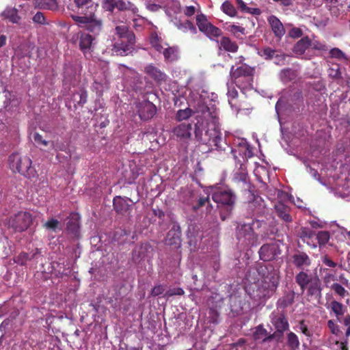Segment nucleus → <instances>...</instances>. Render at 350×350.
Listing matches in <instances>:
<instances>
[{
  "mask_svg": "<svg viewBox=\"0 0 350 350\" xmlns=\"http://www.w3.org/2000/svg\"><path fill=\"white\" fill-rule=\"evenodd\" d=\"M258 54L265 59H271L275 57V63L277 64H283L285 59L284 55L276 54V51L271 48H265L258 51Z\"/></svg>",
  "mask_w": 350,
  "mask_h": 350,
  "instance_id": "19",
  "label": "nucleus"
},
{
  "mask_svg": "<svg viewBox=\"0 0 350 350\" xmlns=\"http://www.w3.org/2000/svg\"><path fill=\"white\" fill-rule=\"evenodd\" d=\"M79 215L77 213L71 214V217L68 223V230L76 234L79 228Z\"/></svg>",
  "mask_w": 350,
  "mask_h": 350,
  "instance_id": "33",
  "label": "nucleus"
},
{
  "mask_svg": "<svg viewBox=\"0 0 350 350\" xmlns=\"http://www.w3.org/2000/svg\"><path fill=\"white\" fill-rule=\"evenodd\" d=\"M267 224L262 221L255 220L252 224H243L237 227V239L243 245H254L258 243L259 237H263L262 230Z\"/></svg>",
  "mask_w": 350,
  "mask_h": 350,
  "instance_id": "2",
  "label": "nucleus"
},
{
  "mask_svg": "<svg viewBox=\"0 0 350 350\" xmlns=\"http://www.w3.org/2000/svg\"><path fill=\"white\" fill-rule=\"evenodd\" d=\"M131 200L129 198H122L120 196H116L113 199V206L116 211L120 213H126L131 205Z\"/></svg>",
  "mask_w": 350,
  "mask_h": 350,
  "instance_id": "21",
  "label": "nucleus"
},
{
  "mask_svg": "<svg viewBox=\"0 0 350 350\" xmlns=\"http://www.w3.org/2000/svg\"><path fill=\"white\" fill-rule=\"evenodd\" d=\"M327 325L333 334L336 336H338L339 334L340 329L338 326L332 320L328 321Z\"/></svg>",
  "mask_w": 350,
  "mask_h": 350,
  "instance_id": "50",
  "label": "nucleus"
},
{
  "mask_svg": "<svg viewBox=\"0 0 350 350\" xmlns=\"http://www.w3.org/2000/svg\"><path fill=\"white\" fill-rule=\"evenodd\" d=\"M74 2L78 8V12L81 10V13H83L84 10H90V13H84L83 16L72 15V18L77 25L94 35L99 34L102 29V21L92 13L94 7L92 3V0H74Z\"/></svg>",
  "mask_w": 350,
  "mask_h": 350,
  "instance_id": "1",
  "label": "nucleus"
},
{
  "mask_svg": "<svg viewBox=\"0 0 350 350\" xmlns=\"http://www.w3.org/2000/svg\"><path fill=\"white\" fill-rule=\"evenodd\" d=\"M245 13H249L253 15H260L261 14V11L260 9L256 8H247Z\"/></svg>",
  "mask_w": 350,
  "mask_h": 350,
  "instance_id": "60",
  "label": "nucleus"
},
{
  "mask_svg": "<svg viewBox=\"0 0 350 350\" xmlns=\"http://www.w3.org/2000/svg\"><path fill=\"white\" fill-rule=\"evenodd\" d=\"M263 282L265 286L271 290L275 289L279 283V274L277 270L273 269L267 275L263 273Z\"/></svg>",
  "mask_w": 350,
  "mask_h": 350,
  "instance_id": "17",
  "label": "nucleus"
},
{
  "mask_svg": "<svg viewBox=\"0 0 350 350\" xmlns=\"http://www.w3.org/2000/svg\"><path fill=\"white\" fill-rule=\"evenodd\" d=\"M2 15L13 23H18L21 17L18 14V10L14 8H7L2 13Z\"/></svg>",
  "mask_w": 350,
  "mask_h": 350,
  "instance_id": "30",
  "label": "nucleus"
},
{
  "mask_svg": "<svg viewBox=\"0 0 350 350\" xmlns=\"http://www.w3.org/2000/svg\"><path fill=\"white\" fill-rule=\"evenodd\" d=\"M238 7L241 9L243 12H246L248 6L243 0H237Z\"/></svg>",
  "mask_w": 350,
  "mask_h": 350,
  "instance_id": "58",
  "label": "nucleus"
},
{
  "mask_svg": "<svg viewBox=\"0 0 350 350\" xmlns=\"http://www.w3.org/2000/svg\"><path fill=\"white\" fill-rule=\"evenodd\" d=\"M33 21L38 24H44L45 17L42 12H38L33 17Z\"/></svg>",
  "mask_w": 350,
  "mask_h": 350,
  "instance_id": "51",
  "label": "nucleus"
},
{
  "mask_svg": "<svg viewBox=\"0 0 350 350\" xmlns=\"http://www.w3.org/2000/svg\"><path fill=\"white\" fill-rule=\"evenodd\" d=\"M293 262L297 267L304 269L310 265V260L306 254L300 252L293 255Z\"/></svg>",
  "mask_w": 350,
  "mask_h": 350,
  "instance_id": "23",
  "label": "nucleus"
},
{
  "mask_svg": "<svg viewBox=\"0 0 350 350\" xmlns=\"http://www.w3.org/2000/svg\"><path fill=\"white\" fill-rule=\"evenodd\" d=\"M219 48H223L226 51L234 53L237 51L238 46L228 38L223 37L219 42Z\"/></svg>",
  "mask_w": 350,
  "mask_h": 350,
  "instance_id": "29",
  "label": "nucleus"
},
{
  "mask_svg": "<svg viewBox=\"0 0 350 350\" xmlns=\"http://www.w3.org/2000/svg\"><path fill=\"white\" fill-rule=\"evenodd\" d=\"M33 257V255H31V256H29V255L26 253H22L19 256V258L21 259V263L24 264L25 260H30Z\"/></svg>",
  "mask_w": 350,
  "mask_h": 350,
  "instance_id": "61",
  "label": "nucleus"
},
{
  "mask_svg": "<svg viewBox=\"0 0 350 350\" xmlns=\"http://www.w3.org/2000/svg\"><path fill=\"white\" fill-rule=\"evenodd\" d=\"M9 164L13 172H17L26 177H35L37 174L36 170L32 166L31 159L26 155L12 154L9 158Z\"/></svg>",
  "mask_w": 350,
  "mask_h": 350,
  "instance_id": "6",
  "label": "nucleus"
},
{
  "mask_svg": "<svg viewBox=\"0 0 350 350\" xmlns=\"http://www.w3.org/2000/svg\"><path fill=\"white\" fill-rule=\"evenodd\" d=\"M164 292H165L164 286L163 285L159 284V285L155 286L152 288V290L151 291V295L152 296H158L159 295L164 293Z\"/></svg>",
  "mask_w": 350,
  "mask_h": 350,
  "instance_id": "52",
  "label": "nucleus"
},
{
  "mask_svg": "<svg viewBox=\"0 0 350 350\" xmlns=\"http://www.w3.org/2000/svg\"><path fill=\"white\" fill-rule=\"evenodd\" d=\"M293 76H294V72L291 69H286V70H282V72H281V75H280L281 79L284 81H286L288 79H291Z\"/></svg>",
  "mask_w": 350,
  "mask_h": 350,
  "instance_id": "49",
  "label": "nucleus"
},
{
  "mask_svg": "<svg viewBox=\"0 0 350 350\" xmlns=\"http://www.w3.org/2000/svg\"><path fill=\"white\" fill-rule=\"evenodd\" d=\"M238 95V92L237 90H235L234 88L228 87V103L232 108V110L234 111V112L238 113L241 110H242V108L240 106H237V102L235 98H237Z\"/></svg>",
  "mask_w": 350,
  "mask_h": 350,
  "instance_id": "28",
  "label": "nucleus"
},
{
  "mask_svg": "<svg viewBox=\"0 0 350 350\" xmlns=\"http://www.w3.org/2000/svg\"><path fill=\"white\" fill-rule=\"evenodd\" d=\"M210 192L212 199L217 204L232 206L235 202V196L232 191L226 187H211Z\"/></svg>",
  "mask_w": 350,
  "mask_h": 350,
  "instance_id": "9",
  "label": "nucleus"
},
{
  "mask_svg": "<svg viewBox=\"0 0 350 350\" xmlns=\"http://www.w3.org/2000/svg\"><path fill=\"white\" fill-rule=\"evenodd\" d=\"M31 221L32 217L29 213L19 212L9 220L8 226L15 231L22 232L29 228Z\"/></svg>",
  "mask_w": 350,
  "mask_h": 350,
  "instance_id": "10",
  "label": "nucleus"
},
{
  "mask_svg": "<svg viewBox=\"0 0 350 350\" xmlns=\"http://www.w3.org/2000/svg\"><path fill=\"white\" fill-rule=\"evenodd\" d=\"M329 53L332 57L336 58L339 60H347L345 54L338 48L331 49Z\"/></svg>",
  "mask_w": 350,
  "mask_h": 350,
  "instance_id": "45",
  "label": "nucleus"
},
{
  "mask_svg": "<svg viewBox=\"0 0 350 350\" xmlns=\"http://www.w3.org/2000/svg\"><path fill=\"white\" fill-rule=\"evenodd\" d=\"M195 133L198 139L202 144L219 147L221 139V132L215 120L206 122V126H204L203 124H196Z\"/></svg>",
  "mask_w": 350,
  "mask_h": 350,
  "instance_id": "4",
  "label": "nucleus"
},
{
  "mask_svg": "<svg viewBox=\"0 0 350 350\" xmlns=\"http://www.w3.org/2000/svg\"><path fill=\"white\" fill-rule=\"evenodd\" d=\"M287 341L288 345L293 349H295L298 348L299 346V341L298 337L293 332H290L289 334H288Z\"/></svg>",
  "mask_w": 350,
  "mask_h": 350,
  "instance_id": "41",
  "label": "nucleus"
},
{
  "mask_svg": "<svg viewBox=\"0 0 350 350\" xmlns=\"http://www.w3.org/2000/svg\"><path fill=\"white\" fill-rule=\"evenodd\" d=\"M310 46V40L308 38L301 39L294 46V52L297 55L304 54Z\"/></svg>",
  "mask_w": 350,
  "mask_h": 350,
  "instance_id": "32",
  "label": "nucleus"
},
{
  "mask_svg": "<svg viewBox=\"0 0 350 350\" xmlns=\"http://www.w3.org/2000/svg\"><path fill=\"white\" fill-rule=\"evenodd\" d=\"M254 174L260 181H263L266 176H269V171L265 167L258 165L254 170Z\"/></svg>",
  "mask_w": 350,
  "mask_h": 350,
  "instance_id": "40",
  "label": "nucleus"
},
{
  "mask_svg": "<svg viewBox=\"0 0 350 350\" xmlns=\"http://www.w3.org/2000/svg\"><path fill=\"white\" fill-rule=\"evenodd\" d=\"M221 9L223 12L230 17H234L237 13L235 7L228 1L222 3Z\"/></svg>",
  "mask_w": 350,
  "mask_h": 350,
  "instance_id": "34",
  "label": "nucleus"
},
{
  "mask_svg": "<svg viewBox=\"0 0 350 350\" xmlns=\"http://www.w3.org/2000/svg\"><path fill=\"white\" fill-rule=\"evenodd\" d=\"M152 46L158 52L163 53L167 61H174L178 58V51L174 47H170L156 33H152L150 37Z\"/></svg>",
  "mask_w": 350,
  "mask_h": 350,
  "instance_id": "8",
  "label": "nucleus"
},
{
  "mask_svg": "<svg viewBox=\"0 0 350 350\" xmlns=\"http://www.w3.org/2000/svg\"><path fill=\"white\" fill-rule=\"evenodd\" d=\"M184 294V291L180 288H174L172 289H169L167 291L165 294L164 297H169L173 295H182Z\"/></svg>",
  "mask_w": 350,
  "mask_h": 350,
  "instance_id": "47",
  "label": "nucleus"
},
{
  "mask_svg": "<svg viewBox=\"0 0 350 350\" xmlns=\"http://www.w3.org/2000/svg\"><path fill=\"white\" fill-rule=\"evenodd\" d=\"M289 36L293 38H299L301 36V31L298 28H293L289 32Z\"/></svg>",
  "mask_w": 350,
  "mask_h": 350,
  "instance_id": "57",
  "label": "nucleus"
},
{
  "mask_svg": "<svg viewBox=\"0 0 350 350\" xmlns=\"http://www.w3.org/2000/svg\"><path fill=\"white\" fill-rule=\"evenodd\" d=\"M271 29L276 37L281 38L285 33V29L280 21L275 16H270L267 19Z\"/></svg>",
  "mask_w": 350,
  "mask_h": 350,
  "instance_id": "18",
  "label": "nucleus"
},
{
  "mask_svg": "<svg viewBox=\"0 0 350 350\" xmlns=\"http://www.w3.org/2000/svg\"><path fill=\"white\" fill-rule=\"evenodd\" d=\"M276 208H277V210L278 211L279 216L283 220H284L285 221H289L291 220V216L289 215V214L288 213H286V211H280L278 206H276Z\"/></svg>",
  "mask_w": 350,
  "mask_h": 350,
  "instance_id": "55",
  "label": "nucleus"
},
{
  "mask_svg": "<svg viewBox=\"0 0 350 350\" xmlns=\"http://www.w3.org/2000/svg\"><path fill=\"white\" fill-rule=\"evenodd\" d=\"M234 178L237 182L246 183L247 180V172L245 166L242 164L240 165V168L238 172L234 173Z\"/></svg>",
  "mask_w": 350,
  "mask_h": 350,
  "instance_id": "35",
  "label": "nucleus"
},
{
  "mask_svg": "<svg viewBox=\"0 0 350 350\" xmlns=\"http://www.w3.org/2000/svg\"><path fill=\"white\" fill-rule=\"evenodd\" d=\"M300 238L312 247H316L317 245L312 241L314 232L308 228H302L299 231Z\"/></svg>",
  "mask_w": 350,
  "mask_h": 350,
  "instance_id": "27",
  "label": "nucleus"
},
{
  "mask_svg": "<svg viewBox=\"0 0 350 350\" xmlns=\"http://www.w3.org/2000/svg\"><path fill=\"white\" fill-rule=\"evenodd\" d=\"M189 106L193 109L188 107L177 111L176 118L178 121L187 120L194 113H202L205 115L208 111V108L206 106V100L202 98V95L196 96V98H193L190 100Z\"/></svg>",
  "mask_w": 350,
  "mask_h": 350,
  "instance_id": "7",
  "label": "nucleus"
},
{
  "mask_svg": "<svg viewBox=\"0 0 350 350\" xmlns=\"http://www.w3.org/2000/svg\"><path fill=\"white\" fill-rule=\"evenodd\" d=\"M94 38L92 36L81 33L79 36V46L81 51L85 54L90 51L93 45Z\"/></svg>",
  "mask_w": 350,
  "mask_h": 350,
  "instance_id": "24",
  "label": "nucleus"
},
{
  "mask_svg": "<svg viewBox=\"0 0 350 350\" xmlns=\"http://www.w3.org/2000/svg\"><path fill=\"white\" fill-rule=\"evenodd\" d=\"M274 325L280 332H283L288 327L287 320L284 317H279L274 321Z\"/></svg>",
  "mask_w": 350,
  "mask_h": 350,
  "instance_id": "38",
  "label": "nucleus"
},
{
  "mask_svg": "<svg viewBox=\"0 0 350 350\" xmlns=\"http://www.w3.org/2000/svg\"><path fill=\"white\" fill-rule=\"evenodd\" d=\"M317 239L320 245H325L329 240V234L327 231H321L317 234Z\"/></svg>",
  "mask_w": 350,
  "mask_h": 350,
  "instance_id": "43",
  "label": "nucleus"
},
{
  "mask_svg": "<svg viewBox=\"0 0 350 350\" xmlns=\"http://www.w3.org/2000/svg\"><path fill=\"white\" fill-rule=\"evenodd\" d=\"M227 29L236 36H239L245 33V29L243 27L234 24L228 25Z\"/></svg>",
  "mask_w": 350,
  "mask_h": 350,
  "instance_id": "44",
  "label": "nucleus"
},
{
  "mask_svg": "<svg viewBox=\"0 0 350 350\" xmlns=\"http://www.w3.org/2000/svg\"><path fill=\"white\" fill-rule=\"evenodd\" d=\"M147 8L152 12H156L159 10L160 6L154 3H150L147 5Z\"/></svg>",
  "mask_w": 350,
  "mask_h": 350,
  "instance_id": "63",
  "label": "nucleus"
},
{
  "mask_svg": "<svg viewBox=\"0 0 350 350\" xmlns=\"http://www.w3.org/2000/svg\"><path fill=\"white\" fill-rule=\"evenodd\" d=\"M279 254V246L275 242L263 245L259 251L260 258L264 261L272 260Z\"/></svg>",
  "mask_w": 350,
  "mask_h": 350,
  "instance_id": "14",
  "label": "nucleus"
},
{
  "mask_svg": "<svg viewBox=\"0 0 350 350\" xmlns=\"http://www.w3.org/2000/svg\"><path fill=\"white\" fill-rule=\"evenodd\" d=\"M136 107L139 118L142 120H148L152 118L156 113L155 106L149 101H143L137 104Z\"/></svg>",
  "mask_w": 350,
  "mask_h": 350,
  "instance_id": "15",
  "label": "nucleus"
},
{
  "mask_svg": "<svg viewBox=\"0 0 350 350\" xmlns=\"http://www.w3.org/2000/svg\"><path fill=\"white\" fill-rule=\"evenodd\" d=\"M310 46H311L312 48L319 51H326L327 49V47L324 44H322L319 41H314L312 42H310Z\"/></svg>",
  "mask_w": 350,
  "mask_h": 350,
  "instance_id": "53",
  "label": "nucleus"
},
{
  "mask_svg": "<svg viewBox=\"0 0 350 350\" xmlns=\"http://www.w3.org/2000/svg\"><path fill=\"white\" fill-rule=\"evenodd\" d=\"M103 8L108 11L117 8L118 10H129L134 14L138 12V9L134 4L124 0H104Z\"/></svg>",
  "mask_w": 350,
  "mask_h": 350,
  "instance_id": "12",
  "label": "nucleus"
},
{
  "mask_svg": "<svg viewBox=\"0 0 350 350\" xmlns=\"http://www.w3.org/2000/svg\"><path fill=\"white\" fill-rule=\"evenodd\" d=\"M145 72L159 82L165 81L167 78L164 72L152 64H149L145 67Z\"/></svg>",
  "mask_w": 350,
  "mask_h": 350,
  "instance_id": "20",
  "label": "nucleus"
},
{
  "mask_svg": "<svg viewBox=\"0 0 350 350\" xmlns=\"http://www.w3.org/2000/svg\"><path fill=\"white\" fill-rule=\"evenodd\" d=\"M44 226L49 230H55L57 228H58L59 226V221L57 219H51L46 221Z\"/></svg>",
  "mask_w": 350,
  "mask_h": 350,
  "instance_id": "48",
  "label": "nucleus"
},
{
  "mask_svg": "<svg viewBox=\"0 0 350 350\" xmlns=\"http://www.w3.org/2000/svg\"><path fill=\"white\" fill-rule=\"evenodd\" d=\"M316 277H312L304 271H300L295 277L296 282L300 286L302 292H304L307 286L310 284L312 280Z\"/></svg>",
  "mask_w": 350,
  "mask_h": 350,
  "instance_id": "25",
  "label": "nucleus"
},
{
  "mask_svg": "<svg viewBox=\"0 0 350 350\" xmlns=\"http://www.w3.org/2000/svg\"><path fill=\"white\" fill-rule=\"evenodd\" d=\"M234 148L232 150L234 158H237L238 154L243 159L252 157L253 155L252 150L244 138H237L234 140Z\"/></svg>",
  "mask_w": 350,
  "mask_h": 350,
  "instance_id": "13",
  "label": "nucleus"
},
{
  "mask_svg": "<svg viewBox=\"0 0 350 350\" xmlns=\"http://www.w3.org/2000/svg\"><path fill=\"white\" fill-rule=\"evenodd\" d=\"M166 243L168 245H180V236L179 233L174 230H170L167 236Z\"/></svg>",
  "mask_w": 350,
  "mask_h": 350,
  "instance_id": "36",
  "label": "nucleus"
},
{
  "mask_svg": "<svg viewBox=\"0 0 350 350\" xmlns=\"http://www.w3.org/2000/svg\"><path fill=\"white\" fill-rule=\"evenodd\" d=\"M93 88L99 93L102 92L103 90V84L98 83L97 81H95V83L93 85Z\"/></svg>",
  "mask_w": 350,
  "mask_h": 350,
  "instance_id": "62",
  "label": "nucleus"
},
{
  "mask_svg": "<svg viewBox=\"0 0 350 350\" xmlns=\"http://www.w3.org/2000/svg\"><path fill=\"white\" fill-rule=\"evenodd\" d=\"M332 310L335 313L337 317L343 315L345 311V308L343 305L338 301H333L331 302Z\"/></svg>",
  "mask_w": 350,
  "mask_h": 350,
  "instance_id": "39",
  "label": "nucleus"
},
{
  "mask_svg": "<svg viewBox=\"0 0 350 350\" xmlns=\"http://www.w3.org/2000/svg\"><path fill=\"white\" fill-rule=\"evenodd\" d=\"M206 204H207V207H206L207 213H210L211 212L212 206H209L208 196L204 198H200L199 205L200 206H205Z\"/></svg>",
  "mask_w": 350,
  "mask_h": 350,
  "instance_id": "54",
  "label": "nucleus"
},
{
  "mask_svg": "<svg viewBox=\"0 0 350 350\" xmlns=\"http://www.w3.org/2000/svg\"><path fill=\"white\" fill-rule=\"evenodd\" d=\"M323 262L329 267H335L336 266V264L334 261L327 258L323 260Z\"/></svg>",
  "mask_w": 350,
  "mask_h": 350,
  "instance_id": "64",
  "label": "nucleus"
},
{
  "mask_svg": "<svg viewBox=\"0 0 350 350\" xmlns=\"http://www.w3.org/2000/svg\"><path fill=\"white\" fill-rule=\"evenodd\" d=\"M308 295L309 296H314L316 298H320L321 296V284L318 278H315L312 280L310 284L307 286Z\"/></svg>",
  "mask_w": 350,
  "mask_h": 350,
  "instance_id": "26",
  "label": "nucleus"
},
{
  "mask_svg": "<svg viewBox=\"0 0 350 350\" xmlns=\"http://www.w3.org/2000/svg\"><path fill=\"white\" fill-rule=\"evenodd\" d=\"M35 7L40 9L55 10L57 8L55 0H35Z\"/></svg>",
  "mask_w": 350,
  "mask_h": 350,
  "instance_id": "31",
  "label": "nucleus"
},
{
  "mask_svg": "<svg viewBox=\"0 0 350 350\" xmlns=\"http://www.w3.org/2000/svg\"><path fill=\"white\" fill-rule=\"evenodd\" d=\"M133 26L135 27H140L144 23V18L140 17L139 15H137V18H134L133 19Z\"/></svg>",
  "mask_w": 350,
  "mask_h": 350,
  "instance_id": "56",
  "label": "nucleus"
},
{
  "mask_svg": "<svg viewBox=\"0 0 350 350\" xmlns=\"http://www.w3.org/2000/svg\"><path fill=\"white\" fill-rule=\"evenodd\" d=\"M267 331L265 329L263 328L262 325H258L256 328V331L254 333V338L255 340H260L262 339L263 341L272 338V336H269V337H267Z\"/></svg>",
  "mask_w": 350,
  "mask_h": 350,
  "instance_id": "37",
  "label": "nucleus"
},
{
  "mask_svg": "<svg viewBox=\"0 0 350 350\" xmlns=\"http://www.w3.org/2000/svg\"><path fill=\"white\" fill-rule=\"evenodd\" d=\"M196 12V8L193 5L187 6L185 10V14L188 16H192Z\"/></svg>",
  "mask_w": 350,
  "mask_h": 350,
  "instance_id": "59",
  "label": "nucleus"
},
{
  "mask_svg": "<svg viewBox=\"0 0 350 350\" xmlns=\"http://www.w3.org/2000/svg\"><path fill=\"white\" fill-rule=\"evenodd\" d=\"M331 288L335 291L339 296L344 297L347 294V291L343 286L338 283H334L331 286Z\"/></svg>",
  "mask_w": 350,
  "mask_h": 350,
  "instance_id": "46",
  "label": "nucleus"
},
{
  "mask_svg": "<svg viewBox=\"0 0 350 350\" xmlns=\"http://www.w3.org/2000/svg\"><path fill=\"white\" fill-rule=\"evenodd\" d=\"M253 71V68L247 65H242L236 69L234 66L231 68L230 77L244 94L245 91L252 89Z\"/></svg>",
  "mask_w": 350,
  "mask_h": 350,
  "instance_id": "5",
  "label": "nucleus"
},
{
  "mask_svg": "<svg viewBox=\"0 0 350 350\" xmlns=\"http://www.w3.org/2000/svg\"><path fill=\"white\" fill-rule=\"evenodd\" d=\"M196 23L200 31L211 40H214L221 34V31L211 25L204 14L197 16Z\"/></svg>",
  "mask_w": 350,
  "mask_h": 350,
  "instance_id": "11",
  "label": "nucleus"
},
{
  "mask_svg": "<svg viewBox=\"0 0 350 350\" xmlns=\"http://www.w3.org/2000/svg\"><path fill=\"white\" fill-rule=\"evenodd\" d=\"M35 142L41 148H46L48 151H57L56 145L53 141H47L43 139L41 135L35 133L33 135Z\"/></svg>",
  "mask_w": 350,
  "mask_h": 350,
  "instance_id": "22",
  "label": "nucleus"
},
{
  "mask_svg": "<svg viewBox=\"0 0 350 350\" xmlns=\"http://www.w3.org/2000/svg\"><path fill=\"white\" fill-rule=\"evenodd\" d=\"M191 125L190 124L183 123L178 125L173 130L174 136L180 140L187 139L191 136Z\"/></svg>",
  "mask_w": 350,
  "mask_h": 350,
  "instance_id": "16",
  "label": "nucleus"
},
{
  "mask_svg": "<svg viewBox=\"0 0 350 350\" xmlns=\"http://www.w3.org/2000/svg\"><path fill=\"white\" fill-rule=\"evenodd\" d=\"M118 40L113 44L112 51L117 55H127L134 50L135 37L124 24L116 27Z\"/></svg>",
  "mask_w": 350,
  "mask_h": 350,
  "instance_id": "3",
  "label": "nucleus"
},
{
  "mask_svg": "<svg viewBox=\"0 0 350 350\" xmlns=\"http://www.w3.org/2000/svg\"><path fill=\"white\" fill-rule=\"evenodd\" d=\"M178 28L183 31H190L192 33H196L197 31L196 27L189 21H186L183 23H180V25H178Z\"/></svg>",
  "mask_w": 350,
  "mask_h": 350,
  "instance_id": "42",
  "label": "nucleus"
}]
</instances>
